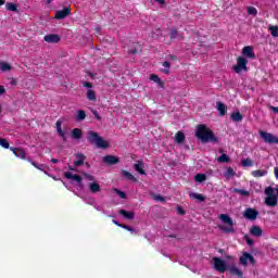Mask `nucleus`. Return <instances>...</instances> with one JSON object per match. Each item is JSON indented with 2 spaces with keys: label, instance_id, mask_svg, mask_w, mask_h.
Segmentation results:
<instances>
[{
  "label": "nucleus",
  "instance_id": "14",
  "mask_svg": "<svg viewBox=\"0 0 278 278\" xmlns=\"http://www.w3.org/2000/svg\"><path fill=\"white\" fill-rule=\"evenodd\" d=\"M250 233H251V236H254L255 238H262V236H264V230L262 229V227H260L257 225H253L250 228Z\"/></svg>",
  "mask_w": 278,
  "mask_h": 278
},
{
  "label": "nucleus",
  "instance_id": "53",
  "mask_svg": "<svg viewBox=\"0 0 278 278\" xmlns=\"http://www.w3.org/2000/svg\"><path fill=\"white\" fill-rule=\"evenodd\" d=\"M83 86H84V88H92V83L84 81Z\"/></svg>",
  "mask_w": 278,
  "mask_h": 278
},
{
  "label": "nucleus",
  "instance_id": "12",
  "mask_svg": "<svg viewBox=\"0 0 278 278\" xmlns=\"http://www.w3.org/2000/svg\"><path fill=\"white\" fill-rule=\"evenodd\" d=\"M242 55L249 58L250 60H255V50H253V47L251 46H245L242 49Z\"/></svg>",
  "mask_w": 278,
  "mask_h": 278
},
{
  "label": "nucleus",
  "instance_id": "48",
  "mask_svg": "<svg viewBox=\"0 0 278 278\" xmlns=\"http://www.w3.org/2000/svg\"><path fill=\"white\" fill-rule=\"evenodd\" d=\"M114 192H116L119 199H127V193H125L124 191L114 189Z\"/></svg>",
  "mask_w": 278,
  "mask_h": 278
},
{
  "label": "nucleus",
  "instance_id": "32",
  "mask_svg": "<svg viewBox=\"0 0 278 278\" xmlns=\"http://www.w3.org/2000/svg\"><path fill=\"white\" fill-rule=\"evenodd\" d=\"M207 180V175L205 174H197L194 176V181H197L198 184H203V181Z\"/></svg>",
  "mask_w": 278,
  "mask_h": 278
},
{
  "label": "nucleus",
  "instance_id": "49",
  "mask_svg": "<svg viewBox=\"0 0 278 278\" xmlns=\"http://www.w3.org/2000/svg\"><path fill=\"white\" fill-rule=\"evenodd\" d=\"M244 240L249 247H253V244H255V241L253 239H251V237H249V235L244 236Z\"/></svg>",
  "mask_w": 278,
  "mask_h": 278
},
{
  "label": "nucleus",
  "instance_id": "4",
  "mask_svg": "<svg viewBox=\"0 0 278 278\" xmlns=\"http://www.w3.org/2000/svg\"><path fill=\"white\" fill-rule=\"evenodd\" d=\"M247 64H249V60H247L244 56H238L237 64L232 66V71H235L237 74L242 73V71L247 73V71H249Z\"/></svg>",
  "mask_w": 278,
  "mask_h": 278
},
{
  "label": "nucleus",
  "instance_id": "1",
  "mask_svg": "<svg viewBox=\"0 0 278 278\" xmlns=\"http://www.w3.org/2000/svg\"><path fill=\"white\" fill-rule=\"evenodd\" d=\"M195 137L204 144H207V142H218V138L216 137L214 131L207 128V125L205 124H199L197 126Z\"/></svg>",
  "mask_w": 278,
  "mask_h": 278
},
{
  "label": "nucleus",
  "instance_id": "46",
  "mask_svg": "<svg viewBox=\"0 0 278 278\" xmlns=\"http://www.w3.org/2000/svg\"><path fill=\"white\" fill-rule=\"evenodd\" d=\"M235 192H237V194H241V197H249V194H251V192L244 189H235Z\"/></svg>",
  "mask_w": 278,
  "mask_h": 278
},
{
  "label": "nucleus",
  "instance_id": "20",
  "mask_svg": "<svg viewBox=\"0 0 278 278\" xmlns=\"http://www.w3.org/2000/svg\"><path fill=\"white\" fill-rule=\"evenodd\" d=\"M89 192H91V194H97V192H101V185H99V182H90Z\"/></svg>",
  "mask_w": 278,
  "mask_h": 278
},
{
  "label": "nucleus",
  "instance_id": "9",
  "mask_svg": "<svg viewBox=\"0 0 278 278\" xmlns=\"http://www.w3.org/2000/svg\"><path fill=\"white\" fill-rule=\"evenodd\" d=\"M102 162L104 164H106L108 166H114L121 162V159H118V156L109 154V155L103 156Z\"/></svg>",
  "mask_w": 278,
  "mask_h": 278
},
{
  "label": "nucleus",
  "instance_id": "42",
  "mask_svg": "<svg viewBox=\"0 0 278 278\" xmlns=\"http://www.w3.org/2000/svg\"><path fill=\"white\" fill-rule=\"evenodd\" d=\"M27 162H29V164H31V166H34L35 168H37L38 170H43L45 165H38L36 162H34L31 159H27Z\"/></svg>",
  "mask_w": 278,
  "mask_h": 278
},
{
  "label": "nucleus",
  "instance_id": "57",
  "mask_svg": "<svg viewBox=\"0 0 278 278\" xmlns=\"http://www.w3.org/2000/svg\"><path fill=\"white\" fill-rule=\"evenodd\" d=\"M112 223H113V225H116V227H121V225H123V224L118 223L116 219H113Z\"/></svg>",
  "mask_w": 278,
  "mask_h": 278
},
{
  "label": "nucleus",
  "instance_id": "51",
  "mask_svg": "<svg viewBox=\"0 0 278 278\" xmlns=\"http://www.w3.org/2000/svg\"><path fill=\"white\" fill-rule=\"evenodd\" d=\"M91 113L93 114L96 121H102V117H101V115L99 114V111L92 109V110H91Z\"/></svg>",
  "mask_w": 278,
  "mask_h": 278
},
{
  "label": "nucleus",
  "instance_id": "11",
  "mask_svg": "<svg viewBox=\"0 0 278 278\" xmlns=\"http://www.w3.org/2000/svg\"><path fill=\"white\" fill-rule=\"evenodd\" d=\"M10 151L15 154L20 160H27V152L23 148H10Z\"/></svg>",
  "mask_w": 278,
  "mask_h": 278
},
{
  "label": "nucleus",
  "instance_id": "55",
  "mask_svg": "<svg viewBox=\"0 0 278 278\" xmlns=\"http://www.w3.org/2000/svg\"><path fill=\"white\" fill-rule=\"evenodd\" d=\"M178 214H181V216H184L186 214V211H184L181 206H178Z\"/></svg>",
  "mask_w": 278,
  "mask_h": 278
},
{
  "label": "nucleus",
  "instance_id": "45",
  "mask_svg": "<svg viewBox=\"0 0 278 278\" xmlns=\"http://www.w3.org/2000/svg\"><path fill=\"white\" fill-rule=\"evenodd\" d=\"M235 175H236V172L233 170V167H228L225 173V177L229 178V177H233Z\"/></svg>",
  "mask_w": 278,
  "mask_h": 278
},
{
  "label": "nucleus",
  "instance_id": "23",
  "mask_svg": "<svg viewBox=\"0 0 278 278\" xmlns=\"http://www.w3.org/2000/svg\"><path fill=\"white\" fill-rule=\"evenodd\" d=\"M230 118L233 123H242L244 116L239 111L231 113Z\"/></svg>",
  "mask_w": 278,
  "mask_h": 278
},
{
  "label": "nucleus",
  "instance_id": "52",
  "mask_svg": "<svg viewBox=\"0 0 278 278\" xmlns=\"http://www.w3.org/2000/svg\"><path fill=\"white\" fill-rule=\"evenodd\" d=\"M86 179H88V181H94V176L90 175V174H85Z\"/></svg>",
  "mask_w": 278,
  "mask_h": 278
},
{
  "label": "nucleus",
  "instance_id": "59",
  "mask_svg": "<svg viewBox=\"0 0 278 278\" xmlns=\"http://www.w3.org/2000/svg\"><path fill=\"white\" fill-rule=\"evenodd\" d=\"M155 1H156V3H160V5H164V3H166L165 0H155Z\"/></svg>",
  "mask_w": 278,
  "mask_h": 278
},
{
  "label": "nucleus",
  "instance_id": "31",
  "mask_svg": "<svg viewBox=\"0 0 278 278\" xmlns=\"http://www.w3.org/2000/svg\"><path fill=\"white\" fill-rule=\"evenodd\" d=\"M176 142L178 144H184V142H186V135H184V132H181V131H178L176 134Z\"/></svg>",
  "mask_w": 278,
  "mask_h": 278
},
{
  "label": "nucleus",
  "instance_id": "8",
  "mask_svg": "<svg viewBox=\"0 0 278 278\" xmlns=\"http://www.w3.org/2000/svg\"><path fill=\"white\" fill-rule=\"evenodd\" d=\"M243 216L248 220H257V216H260V211H257V208L249 207L245 208V211L243 212Z\"/></svg>",
  "mask_w": 278,
  "mask_h": 278
},
{
  "label": "nucleus",
  "instance_id": "29",
  "mask_svg": "<svg viewBox=\"0 0 278 278\" xmlns=\"http://www.w3.org/2000/svg\"><path fill=\"white\" fill-rule=\"evenodd\" d=\"M56 131H58L59 136L61 138H63V140H66V134L62 131V122L61 121L56 122Z\"/></svg>",
  "mask_w": 278,
  "mask_h": 278
},
{
  "label": "nucleus",
  "instance_id": "28",
  "mask_svg": "<svg viewBox=\"0 0 278 278\" xmlns=\"http://www.w3.org/2000/svg\"><path fill=\"white\" fill-rule=\"evenodd\" d=\"M266 175H268V172L267 170H264V169H256V170H253L252 172V176L253 177H266Z\"/></svg>",
  "mask_w": 278,
  "mask_h": 278
},
{
  "label": "nucleus",
  "instance_id": "50",
  "mask_svg": "<svg viewBox=\"0 0 278 278\" xmlns=\"http://www.w3.org/2000/svg\"><path fill=\"white\" fill-rule=\"evenodd\" d=\"M119 227L122 228V229H126V231H130V233H134V231H136V229H134L131 226H129V225H125V224H122V225H119Z\"/></svg>",
  "mask_w": 278,
  "mask_h": 278
},
{
  "label": "nucleus",
  "instance_id": "24",
  "mask_svg": "<svg viewBox=\"0 0 278 278\" xmlns=\"http://www.w3.org/2000/svg\"><path fill=\"white\" fill-rule=\"evenodd\" d=\"M121 173H122V177H124V179H128V181H135V182L138 181V178H135L131 173H129L125 169H123Z\"/></svg>",
  "mask_w": 278,
  "mask_h": 278
},
{
  "label": "nucleus",
  "instance_id": "35",
  "mask_svg": "<svg viewBox=\"0 0 278 278\" xmlns=\"http://www.w3.org/2000/svg\"><path fill=\"white\" fill-rule=\"evenodd\" d=\"M162 66H164L165 68L162 70V73H164V75H169L170 74V63L168 61H164L162 63Z\"/></svg>",
  "mask_w": 278,
  "mask_h": 278
},
{
  "label": "nucleus",
  "instance_id": "60",
  "mask_svg": "<svg viewBox=\"0 0 278 278\" xmlns=\"http://www.w3.org/2000/svg\"><path fill=\"white\" fill-rule=\"evenodd\" d=\"M274 173H275L276 179H278V167H275Z\"/></svg>",
  "mask_w": 278,
  "mask_h": 278
},
{
  "label": "nucleus",
  "instance_id": "43",
  "mask_svg": "<svg viewBox=\"0 0 278 278\" xmlns=\"http://www.w3.org/2000/svg\"><path fill=\"white\" fill-rule=\"evenodd\" d=\"M0 147H2V149H11L10 142H8V139H3V138H0Z\"/></svg>",
  "mask_w": 278,
  "mask_h": 278
},
{
  "label": "nucleus",
  "instance_id": "37",
  "mask_svg": "<svg viewBox=\"0 0 278 278\" xmlns=\"http://www.w3.org/2000/svg\"><path fill=\"white\" fill-rule=\"evenodd\" d=\"M5 9L9 11V12H16L18 10V7H16L15 3H12V2H8L5 4Z\"/></svg>",
  "mask_w": 278,
  "mask_h": 278
},
{
  "label": "nucleus",
  "instance_id": "15",
  "mask_svg": "<svg viewBox=\"0 0 278 278\" xmlns=\"http://www.w3.org/2000/svg\"><path fill=\"white\" fill-rule=\"evenodd\" d=\"M64 178L65 179H72L73 181H76L77 184H81V181H83L81 176H79L77 174H73L71 172H65L64 173Z\"/></svg>",
  "mask_w": 278,
  "mask_h": 278
},
{
  "label": "nucleus",
  "instance_id": "30",
  "mask_svg": "<svg viewBox=\"0 0 278 278\" xmlns=\"http://www.w3.org/2000/svg\"><path fill=\"white\" fill-rule=\"evenodd\" d=\"M190 199H195L197 201H200L201 203H203V201H205V195L201 194V193H190L189 194Z\"/></svg>",
  "mask_w": 278,
  "mask_h": 278
},
{
  "label": "nucleus",
  "instance_id": "62",
  "mask_svg": "<svg viewBox=\"0 0 278 278\" xmlns=\"http://www.w3.org/2000/svg\"><path fill=\"white\" fill-rule=\"evenodd\" d=\"M52 164H58L60 162L58 159H51Z\"/></svg>",
  "mask_w": 278,
  "mask_h": 278
},
{
  "label": "nucleus",
  "instance_id": "10",
  "mask_svg": "<svg viewBox=\"0 0 278 278\" xmlns=\"http://www.w3.org/2000/svg\"><path fill=\"white\" fill-rule=\"evenodd\" d=\"M66 16H71V8H64L63 10L56 11L54 18H56V21H62L63 18H66Z\"/></svg>",
  "mask_w": 278,
  "mask_h": 278
},
{
  "label": "nucleus",
  "instance_id": "61",
  "mask_svg": "<svg viewBox=\"0 0 278 278\" xmlns=\"http://www.w3.org/2000/svg\"><path fill=\"white\" fill-rule=\"evenodd\" d=\"M94 31H97V34H101V27H96Z\"/></svg>",
  "mask_w": 278,
  "mask_h": 278
},
{
  "label": "nucleus",
  "instance_id": "6",
  "mask_svg": "<svg viewBox=\"0 0 278 278\" xmlns=\"http://www.w3.org/2000/svg\"><path fill=\"white\" fill-rule=\"evenodd\" d=\"M213 262H214V268L218 273H225V270H227V263L223 258L215 256L213 258Z\"/></svg>",
  "mask_w": 278,
  "mask_h": 278
},
{
  "label": "nucleus",
  "instance_id": "56",
  "mask_svg": "<svg viewBox=\"0 0 278 278\" xmlns=\"http://www.w3.org/2000/svg\"><path fill=\"white\" fill-rule=\"evenodd\" d=\"M0 94H5V87L0 85Z\"/></svg>",
  "mask_w": 278,
  "mask_h": 278
},
{
  "label": "nucleus",
  "instance_id": "47",
  "mask_svg": "<svg viewBox=\"0 0 278 278\" xmlns=\"http://www.w3.org/2000/svg\"><path fill=\"white\" fill-rule=\"evenodd\" d=\"M265 194H266L267 197H275V189H273V187H267V188L265 189Z\"/></svg>",
  "mask_w": 278,
  "mask_h": 278
},
{
  "label": "nucleus",
  "instance_id": "33",
  "mask_svg": "<svg viewBox=\"0 0 278 278\" xmlns=\"http://www.w3.org/2000/svg\"><path fill=\"white\" fill-rule=\"evenodd\" d=\"M229 273L231 275H236L237 277H242V270H240L239 268H237L236 266H230L229 267Z\"/></svg>",
  "mask_w": 278,
  "mask_h": 278
},
{
  "label": "nucleus",
  "instance_id": "39",
  "mask_svg": "<svg viewBox=\"0 0 278 278\" xmlns=\"http://www.w3.org/2000/svg\"><path fill=\"white\" fill-rule=\"evenodd\" d=\"M241 166H244V167L253 166V160H251V159H243V160H241Z\"/></svg>",
  "mask_w": 278,
  "mask_h": 278
},
{
  "label": "nucleus",
  "instance_id": "17",
  "mask_svg": "<svg viewBox=\"0 0 278 278\" xmlns=\"http://www.w3.org/2000/svg\"><path fill=\"white\" fill-rule=\"evenodd\" d=\"M128 53H130L131 55L142 53V46H140V43L138 42H134L132 47L128 50Z\"/></svg>",
  "mask_w": 278,
  "mask_h": 278
},
{
  "label": "nucleus",
  "instance_id": "26",
  "mask_svg": "<svg viewBox=\"0 0 278 278\" xmlns=\"http://www.w3.org/2000/svg\"><path fill=\"white\" fill-rule=\"evenodd\" d=\"M217 162L219 164H229V162H231V157H229L226 153H223L217 157Z\"/></svg>",
  "mask_w": 278,
  "mask_h": 278
},
{
  "label": "nucleus",
  "instance_id": "64",
  "mask_svg": "<svg viewBox=\"0 0 278 278\" xmlns=\"http://www.w3.org/2000/svg\"><path fill=\"white\" fill-rule=\"evenodd\" d=\"M70 170H75V167L68 166Z\"/></svg>",
  "mask_w": 278,
  "mask_h": 278
},
{
  "label": "nucleus",
  "instance_id": "25",
  "mask_svg": "<svg viewBox=\"0 0 278 278\" xmlns=\"http://www.w3.org/2000/svg\"><path fill=\"white\" fill-rule=\"evenodd\" d=\"M150 79H151V81H154V84H157V86H160V88H164V81H162L160 76H157L156 74H151Z\"/></svg>",
  "mask_w": 278,
  "mask_h": 278
},
{
  "label": "nucleus",
  "instance_id": "2",
  "mask_svg": "<svg viewBox=\"0 0 278 278\" xmlns=\"http://www.w3.org/2000/svg\"><path fill=\"white\" fill-rule=\"evenodd\" d=\"M87 142L89 144H96L98 149H108L110 147V143L103 140V137L99 136V132L92 130L87 131Z\"/></svg>",
  "mask_w": 278,
  "mask_h": 278
},
{
  "label": "nucleus",
  "instance_id": "40",
  "mask_svg": "<svg viewBox=\"0 0 278 278\" xmlns=\"http://www.w3.org/2000/svg\"><path fill=\"white\" fill-rule=\"evenodd\" d=\"M247 10L250 16H257V9L255 7H248Z\"/></svg>",
  "mask_w": 278,
  "mask_h": 278
},
{
  "label": "nucleus",
  "instance_id": "63",
  "mask_svg": "<svg viewBox=\"0 0 278 278\" xmlns=\"http://www.w3.org/2000/svg\"><path fill=\"white\" fill-rule=\"evenodd\" d=\"M0 5H5V0H0Z\"/></svg>",
  "mask_w": 278,
  "mask_h": 278
},
{
  "label": "nucleus",
  "instance_id": "3",
  "mask_svg": "<svg viewBox=\"0 0 278 278\" xmlns=\"http://www.w3.org/2000/svg\"><path fill=\"white\" fill-rule=\"evenodd\" d=\"M219 219L225 225H228V227H220V229L225 231V233H236V229L233 228V219L229 215L220 214Z\"/></svg>",
  "mask_w": 278,
  "mask_h": 278
},
{
  "label": "nucleus",
  "instance_id": "18",
  "mask_svg": "<svg viewBox=\"0 0 278 278\" xmlns=\"http://www.w3.org/2000/svg\"><path fill=\"white\" fill-rule=\"evenodd\" d=\"M76 160L74 161V166H84V162H86V156L84 153L75 154Z\"/></svg>",
  "mask_w": 278,
  "mask_h": 278
},
{
  "label": "nucleus",
  "instance_id": "13",
  "mask_svg": "<svg viewBox=\"0 0 278 278\" xmlns=\"http://www.w3.org/2000/svg\"><path fill=\"white\" fill-rule=\"evenodd\" d=\"M45 42H48L50 45H58V42H60L61 38L60 35H55V34H50V35H46L43 37Z\"/></svg>",
  "mask_w": 278,
  "mask_h": 278
},
{
  "label": "nucleus",
  "instance_id": "58",
  "mask_svg": "<svg viewBox=\"0 0 278 278\" xmlns=\"http://www.w3.org/2000/svg\"><path fill=\"white\" fill-rule=\"evenodd\" d=\"M270 110H273V112H275L276 114H278V106H270Z\"/></svg>",
  "mask_w": 278,
  "mask_h": 278
},
{
  "label": "nucleus",
  "instance_id": "16",
  "mask_svg": "<svg viewBox=\"0 0 278 278\" xmlns=\"http://www.w3.org/2000/svg\"><path fill=\"white\" fill-rule=\"evenodd\" d=\"M277 202H278L277 195L266 197L265 199V205H267L268 207H276Z\"/></svg>",
  "mask_w": 278,
  "mask_h": 278
},
{
  "label": "nucleus",
  "instance_id": "44",
  "mask_svg": "<svg viewBox=\"0 0 278 278\" xmlns=\"http://www.w3.org/2000/svg\"><path fill=\"white\" fill-rule=\"evenodd\" d=\"M178 36H179V31L177 30V28H173L169 33L170 40H175V38H177Z\"/></svg>",
  "mask_w": 278,
  "mask_h": 278
},
{
  "label": "nucleus",
  "instance_id": "36",
  "mask_svg": "<svg viewBox=\"0 0 278 278\" xmlns=\"http://www.w3.org/2000/svg\"><path fill=\"white\" fill-rule=\"evenodd\" d=\"M134 168H135V170H137V173H139V175H147V172H144L142 169V162L141 161H139V164H135Z\"/></svg>",
  "mask_w": 278,
  "mask_h": 278
},
{
  "label": "nucleus",
  "instance_id": "21",
  "mask_svg": "<svg viewBox=\"0 0 278 278\" xmlns=\"http://www.w3.org/2000/svg\"><path fill=\"white\" fill-rule=\"evenodd\" d=\"M216 105L219 116H225V114H227V105L220 101H218Z\"/></svg>",
  "mask_w": 278,
  "mask_h": 278
},
{
  "label": "nucleus",
  "instance_id": "19",
  "mask_svg": "<svg viewBox=\"0 0 278 278\" xmlns=\"http://www.w3.org/2000/svg\"><path fill=\"white\" fill-rule=\"evenodd\" d=\"M119 214L127 220H134L136 218V214L131 211L119 210Z\"/></svg>",
  "mask_w": 278,
  "mask_h": 278
},
{
  "label": "nucleus",
  "instance_id": "54",
  "mask_svg": "<svg viewBox=\"0 0 278 278\" xmlns=\"http://www.w3.org/2000/svg\"><path fill=\"white\" fill-rule=\"evenodd\" d=\"M154 199H155V201H161V202L164 201V197H162V195H155Z\"/></svg>",
  "mask_w": 278,
  "mask_h": 278
},
{
  "label": "nucleus",
  "instance_id": "41",
  "mask_svg": "<svg viewBox=\"0 0 278 278\" xmlns=\"http://www.w3.org/2000/svg\"><path fill=\"white\" fill-rule=\"evenodd\" d=\"M269 31L273 38H278V26H269Z\"/></svg>",
  "mask_w": 278,
  "mask_h": 278
},
{
  "label": "nucleus",
  "instance_id": "7",
  "mask_svg": "<svg viewBox=\"0 0 278 278\" xmlns=\"http://www.w3.org/2000/svg\"><path fill=\"white\" fill-rule=\"evenodd\" d=\"M249 262L251 264H255V257L253 256V254H251L249 252H243L242 255L239 257V263L242 266H247V264H249Z\"/></svg>",
  "mask_w": 278,
  "mask_h": 278
},
{
  "label": "nucleus",
  "instance_id": "22",
  "mask_svg": "<svg viewBox=\"0 0 278 278\" xmlns=\"http://www.w3.org/2000/svg\"><path fill=\"white\" fill-rule=\"evenodd\" d=\"M83 136H84V131H81V128H74L72 130V138L74 140H81Z\"/></svg>",
  "mask_w": 278,
  "mask_h": 278
},
{
  "label": "nucleus",
  "instance_id": "38",
  "mask_svg": "<svg viewBox=\"0 0 278 278\" xmlns=\"http://www.w3.org/2000/svg\"><path fill=\"white\" fill-rule=\"evenodd\" d=\"M0 70L3 71V73L8 72V71H12V65H10V63H0Z\"/></svg>",
  "mask_w": 278,
  "mask_h": 278
},
{
  "label": "nucleus",
  "instance_id": "5",
  "mask_svg": "<svg viewBox=\"0 0 278 278\" xmlns=\"http://www.w3.org/2000/svg\"><path fill=\"white\" fill-rule=\"evenodd\" d=\"M260 136L264 142L267 144H278V137L274 136L273 134L266 132V131H261Z\"/></svg>",
  "mask_w": 278,
  "mask_h": 278
},
{
  "label": "nucleus",
  "instance_id": "27",
  "mask_svg": "<svg viewBox=\"0 0 278 278\" xmlns=\"http://www.w3.org/2000/svg\"><path fill=\"white\" fill-rule=\"evenodd\" d=\"M76 121H77V123H81V122L86 121V111L78 110L77 114H76Z\"/></svg>",
  "mask_w": 278,
  "mask_h": 278
},
{
  "label": "nucleus",
  "instance_id": "34",
  "mask_svg": "<svg viewBox=\"0 0 278 278\" xmlns=\"http://www.w3.org/2000/svg\"><path fill=\"white\" fill-rule=\"evenodd\" d=\"M87 99L88 101H97V93L94 92V90H87Z\"/></svg>",
  "mask_w": 278,
  "mask_h": 278
}]
</instances>
